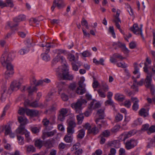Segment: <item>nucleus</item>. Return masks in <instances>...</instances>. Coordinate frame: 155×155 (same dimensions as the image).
I'll return each instance as SVG.
<instances>
[{
  "label": "nucleus",
  "mask_w": 155,
  "mask_h": 155,
  "mask_svg": "<svg viewBox=\"0 0 155 155\" xmlns=\"http://www.w3.org/2000/svg\"><path fill=\"white\" fill-rule=\"evenodd\" d=\"M29 50L30 49L29 48V47H27L24 48L23 49H21L20 52V54L22 55L24 54H25L28 53Z\"/></svg>",
  "instance_id": "obj_46"
},
{
  "label": "nucleus",
  "mask_w": 155,
  "mask_h": 155,
  "mask_svg": "<svg viewBox=\"0 0 155 155\" xmlns=\"http://www.w3.org/2000/svg\"><path fill=\"white\" fill-rule=\"evenodd\" d=\"M61 97L63 101H67L68 99V95L64 93L61 94Z\"/></svg>",
  "instance_id": "obj_50"
},
{
  "label": "nucleus",
  "mask_w": 155,
  "mask_h": 155,
  "mask_svg": "<svg viewBox=\"0 0 155 155\" xmlns=\"http://www.w3.org/2000/svg\"><path fill=\"white\" fill-rule=\"evenodd\" d=\"M131 99L134 103L132 106L133 109L134 110L136 111L138 109L139 105L138 103L139 101L136 97H132Z\"/></svg>",
  "instance_id": "obj_19"
},
{
  "label": "nucleus",
  "mask_w": 155,
  "mask_h": 155,
  "mask_svg": "<svg viewBox=\"0 0 155 155\" xmlns=\"http://www.w3.org/2000/svg\"><path fill=\"white\" fill-rule=\"evenodd\" d=\"M117 66L119 67L125 68L127 67V64L124 62L118 63L117 64Z\"/></svg>",
  "instance_id": "obj_55"
},
{
  "label": "nucleus",
  "mask_w": 155,
  "mask_h": 155,
  "mask_svg": "<svg viewBox=\"0 0 155 155\" xmlns=\"http://www.w3.org/2000/svg\"><path fill=\"white\" fill-rule=\"evenodd\" d=\"M42 59L45 61H48L50 60L49 56L46 53H43L41 55Z\"/></svg>",
  "instance_id": "obj_39"
},
{
  "label": "nucleus",
  "mask_w": 155,
  "mask_h": 155,
  "mask_svg": "<svg viewBox=\"0 0 155 155\" xmlns=\"http://www.w3.org/2000/svg\"><path fill=\"white\" fill-rule=\"evenodd\" d=\"M149 125L148 124H146L143 125L141 130L143 131H147V133L149 129Z\"/></svg>",
  "instance_id": "obj_52"
},
{
  "label": "nucleus",
  "mask_w": 155,
  "mask_h": 155,
  "mask_svg": "<svg viewBox=\"0 0 155 155\" xmlns=\"http://www.w3.org/2000/svg\"><path fill=\"white\" fill-rule=\"evenodd\" d=\"M123 118V116L120 114H117L115 117V120L117 122L121 121Z\"/></svg>",
  "instance_id": "obj_48"
},
{
  "label": "nucleus",
  "mask_w": 155,
  "mask_h": 155,
  "mask_svg": "<svg viewBox=\"0 0 155 155\" xmlns=\"http://www.w3.org/2000/svg\"><path fill=\"white\" fill-rule=\"evenodd\" d=\"M68 70V65L64 64L60 66L57 69L56 71L58 77L61 79L71 80L73 78V76L69 74Z\"/></svg>",
  "instance_id": "obj_2"
},
{
  "label": "nucleus",
  "mask_w": 155,
  "mask_h": 155,
  "mask_svg": "<svg viewBox=\"0 0 155 155\" xmlns=\"http://www.w3.org/2000/svg\"><path fill=\"white\" fill-rule=\"evenodd\" d=\"M77 119L78 121V124H82L84 117L83 114H79L76 116Z\"/></svg>",
  "instance_id": "obj_34"
},
{
  "label": "nucleus",
  "mask_w": 155,
  "mask_h": 155,
  "mask_svg": "<svg viewBox=\"0 0 155 155\" xmlns=\"http://www.w3.org/2000/svg\"><path fill=\"white\" fill-rule=\"evenodd\" d=\"M68 110L67 109L63 108L60 110V113L65 116H66V114L68 113Z\"/></svg>",
  "instance_id": "obj_54"
},
{
  "label": "nucleus",
  "mask_w": 155,
  "mask_h": 155,
  "mask_svg": "<svg viewBox=\"0 0 155 155\" xmlns=\"http://www.w3.org/2000/svg\"><path fill=\"white\" fill-rule=\"evenodd\" d=\"M101 106V104L99 102H97L95 100H93L89 104L88 108L91 110L96 109L100 107Z\"/></svg>",
  "instance_id": "obj_15"
},
{
  "label": "nucleus",
  "mask_w": 155,
  "mask_h": 155,
  "mask_svg": "<svg viewBox=\"0 0 155 155\" xmlns=\"http://www.w3.org/2000/svg\"><path fill=\"white\" fill-rule=\"evenodd\" d=\"M74 129L73 127H68L67 128V134H72L74 133Z\"/></svg>",
  "instance_id": "obj_42"
},
{
  "label": "nucleus",
  "mask_w": 155,
  "mask_h": 155,
  "mask_svg": "<svg viewBox=\"0 0 155 155\" xmlns=\"http://www.w3.org/2000/svg\"><path fill=\"white\" fill-rule=\"evenodd\" d=\"M27 45L30 47L33 46L34 44H33V40L32 39H28L26 41Z\"/></svg>",
  "instance_id": "obj_56"
},
{
  "label": "nucleus",
  "mask_w": 155,
  "mask_h": 155,
  "mask_svg": "<svg viewBox=\"0 0 155 155\" xmlns=\"http://www.w3.org/2000/svg\"><path fill=\"white\" fill-rule=\"evenodd\" d=\"M67 147L66 144L62 143H60L58 146L60 150L63 149Z\"/></svg>",
  "instance_id": "obj_64"
},
{
  "label": "nucleus",
  "mask_w": 155,
  "mask_h": 155,
  "mask_svg": "<svg viewBox=\"0 0 155 155\" xmlns=\"http://www.w3.org/2000/svg\"><path fill=\"white\" fill-rule=\"evenodd\" d=\"M135 132L134 130H131L127 132H125L122 134L120 135V137L121 139L125 141V140L127 138L130 137L132 135H134Z\"/></svg>",
  "instance_id": "obj_14"
},
{
  "label": "nucleus",
  "mask_w": 155,
  "mask_h": 155,
  "mask_svg": "<svg viewBox=\"0 0 155 155\" xmlns=\"http://www.w3.org/2000/svg\"><path fill=\"white\" fill-rule=\"evenodd\" d=\"M14 73V71H6L4 74L5 78L8 79L12 77Z\"/></svg>",
  "instance_id": "obj_27"
},
{
  "label": "nucleus",
  "mask_w": 155,
  "mask_h": 155,
  "mask_svg": "<svg viewBox=\"0 0 155 155\" xmlns=\"http://www.w3.org/2000/svg\"><path fill=\"white\" fill-rule=\"evenodd\" d=\"M91 125L88 123H86L84 124L83 125V127L84 128L86 129L87 130L88 132H89V130L91 129Z\"/></svg>",
  "instance_id": "obj_57"
},
{
  "label": "nucleus",
  "mask_w": 155,
  "mask_h": 155,
  "mask_svg": "<svg viewBox=\"0 0 155 155\" xmlns=\"http://www.w3.org/2000/svg\"><path fill=\"white\" fill-rule=\"evenodd\" d=\"M35 148L31 145H30L27 147V151L29 152H34L35 151Z\"/></svg>",
  "instance_id": "obj_51"
},
{
  "label": "nucleus",
  "mask_w": 155,
  "mask_h": 155,
  "mask_svg": "<svg viewBox=\"0 0 155 155\" xmlns=\"http://www.w3.org/2000/svg\"><path fill=\"white\" fill-rule=\"evenodd\" d=\"M55 117H53V121L52 122H50L49 120L46 118L42 120V123L43 124L45 127H47L49 123L51 124H54L55 123Z\"/></svg>",
  "instance_id": "obj_21"
},
{
  "label": "nucleus",
  "mask_w": 155,
  "mask_h": 155,
  "mask_svg": "<svg viewBox=\"0 0 155 155\" xmlns=\"http://www.w3.org/2000/svg\"><path fill=\"white\" fill-rule=\"evenodd\" d=\"M125 98V97L122 94L118 93L115 94L114 98L117 101H123Z\"/></svg>",
  "instance_id": "obj_22"
},
{
  "label": "nucleus",
  "mask_w": 155,
  "mask_h": 155,
  "mask_svg": "<svg viewBox=\"0 0 155 155\" xmlns=\"http://www.w3.org/2000/svg\"><path fill=\"white\" fill-rule=\"evenodd\" d=\"M102 135L104 137H108L110 135V132L108 130H106L102 133Z\"/></svg>",
  "instance_id": "obj_62"
},
{
  "label": "nucleus",
  "mask_w": 155,
  "mask_h": 155,
  "mask_svg": "<svg viewBox=\"0 0 155 155\" xmlns=\"http://www.w3.org/2000/svg\"><path fill=\"white\" fill-rule=\"evenodd\" d=\"M79 143H77L74 145L71 148V150L72 151H76L79 148Z\"/></svg>",
  "instance_id": "obj_53"
},
{
  "label": "nucleus",
  "mask_w": 155,
  "mask_h": 155,
  "mask_svg": "<svg viewBox=\"0 0 155 155\" xmlns=\"http://www.w3.org/2000/svg\"><path fill=\"white\" fill-rule=\"evenodd\" d=\"M142 25H141V27H139L137 24H134L132 27H131L130 29L133 31L134 33L136 35H140L143 38L142 31Z\"/></svg>",
  "instance_id": "obj_6"
},
{
  "label": "nucleus",
  "mask_w": 155,
  "mask_h": 155,
  "mask_svg": "<svg viewBox=\"0 0 155 155\" xmlns=\"http://www.w3.org/2000/svg\"><path fill=\"white\" fill-rule=\"evenodd\" d=\"M56 133V130H53L49 132H46L45 130L43 131L42 137L43 139H45L46 137L53 136Z\"/></svg>",
  "instance_id": "obj_17"
},
{
  "label": "nucleus",
  "mask_w": 155,
  "mask_h": 155,
  "mask_svg": "<svg viewBox=\"0 0 155 155\" xmlns=\"http://www.w3.org/2000/svg\"><path fill=\"white\" fill-rule=\"evenodd\" d=\"M145 86L147 88H150L153 92L154 91V86L151 83V76L150 74H148L145 80Z\"/></svg>",
  "instance_id": "obj_9"
},
{
  "label": "nucleus",
  "mask_w": 155,
  "mask_h": 155,
  "mask_svg": "<svg viewBox=\"0 0 155 155\" xmlns=\"http://www.w3.org/2000/svg\"><path fill=\"white\" fill-rule=\"evenodd\" d=\"M151 59L148 57H147L146 59V62L145 63V66L144 67V71L145 72H147V64H151Z\"/></svg>",
  "instance_id": "obj_30"
},
{
  "label": "nucleus",
  "mask_w": 155,
  "mask_h": 155,
  "mask_svg": "<svg viewBox=\"0 0 155 155\" xmlns=\"http://www.w3.org/2000/svg\"><path fill=\"white\" fill-rule=\"evenodd\" d=\"M67 58L70 61H75V57L74 55L71 53L68 54Z\"/></svg>",
  "instance_id": "obj_40"
},
{
  "label": "nucleus",
  "mask_w": 155,
  "mask_h": 155,
  "mask_svg": "<svg viewBox=\"0 0 155 155\" xmlns=\"http://www.w3.org/2000/svg\"><path fill=\"white\" fill-rule=\"evenodd\" d=\"M104 108H103L98 110L97 113V115L99 117L97 119H102L104 117Z\"/></svg>",
  "instance_id": "obj_25"
},
{
  "label": "nucleus",
  "mask_w": 155,
  "mask_h": 155,
  "mask_svg": "<svg viewBox=\"0 0 155 155\" xmlns=\"http://www.w3.org/2000/svg\"><path fill=\"white\" fill-rule=\"evenodd\" d=\"M6 5H8L7 6H9L11 8L13 7L14 6V4L12 0H6Z\"/></svg>",
  "instance_id": "obj_58"
},
{
  "label": "nucleus",
  "mask_w": 155,
  "mask_h": 155,
  "mask_svg": "<svg viewBox=\"0 0 155 155\" xmlns=\"http://www.w3.org/2000/svg\"><path fill=\"white\" fill-rule=\"evenodd\" d=\"M51 82V80L49 79L48 78H45L42 80H40L38 81V84H42L44 83H48Z\"/></svg>",
  "instance_id": "obj_44"
},
{
  "label": "nucleus",
  "mask_w": 155,
  "mask_h": 155,
  "mask_svg": "<svg viewBox=\"0 0 155 155\" xmlns=\"http://www.w3.org/2000/svg\"><path fill=\"white\" fill-rule=\"evenodd\" d=\"M54 52L57 54V55L56 58L54 59V60L58 61L60 59H61L63 62L65 61V58L62 56H60V55L61 54H63L64 55L67 54H68L67 51L65 50L59 49H56L54 51Z\"/></svg>",
  "instance_id": "obj_4"
},
{
  "label": "nucleus",
  "mask_w": 155,
  "mask_h": 155,
  "mask_svg": "<svg viewBox=\"0 0 155 155\" xmlns=\"http://www.w3.org/2000/svg\"><path fill=\"white\" fill-rule=\"evenodd\" d=\"M24 115H20V127L21 129L25 128V126L28 123V121Z\"/></svg>",
  "instance_id": "obj_16"
},
{
  "label": "nucleus",
  "mask_w": 155,
  "mask_h": 155,
  "mask_svg": "<svg viewBox=\"0 0 155 155\" xmlns=\"http://www.w3.org/2000/svg\"><path fill=\"white\" fill-rule=\"evenodd\" d=\"M137 143L138 141L137 140L134 139H131L126 142L125 147L127 150H130L136 146Z\"/></svg>",
  "instance_id": "obj_10"
},
{
  "label": "nucleus",
  "mask_w": 155,
  "mask_h": 155,
  "mask_svg": "<svg viewBox=\"0 0 155 155\" xmlns=\"http://www.w3.org/2000/svg\"><path fill=\"white\" fill-rule=\"evenodd\" d=\"M113 56L115 58H118L121 60H122L124 58L120 54L117 53H115L114 54Z\"/></svg>",
  "instance_id": "obj_60"
},
{
  "label": "nucleus",
  "mask_w": 155,
  "mask_h": 155,
  "mask_svg": "<svg viewBox=\"0 0 155 155\" xmlns=\"http://www.w3.org/2000/svg\"><path fill=\"white\" fill-rule=\"evenodd\" d=\"M99 128H98L94 126L91 128V129L89 130L88 133L94 135H96L99 133Z\"/></svg>",
  "instance_id": "obj_28"
},
{
  "label": "nucleus",
  "mask_w": 155,
  "mask_h": 155,
  "mask_svg": "<svg viewBox=\"0 0 155 155\" xmlns=\"http://www.w3.org/2000/svg\"><path fill=\"white\" fill-rule=\"evenodd\" d=\"M101 119H97L95 120V122L97 124V127L99 129H101L102 126L104 127L107 126V123L106 121H103L101 120Z\"/></svg>",
  "instance_id": "obj_18"
},
{
  "label": "nucleus",
  "mask_w": 155,
  "mask_h": 155,
  "mask_svg": "<svg viewBox=\"0 0 155 155\" xmlns=\"http://www.w3.org/2000/svg\"><path fill=\"white\" fill-rule=\"evenodd\" d=\"M113 21L115 23L116 27L118 28L121 32H122V30L120 28V26L119 23H121V21L120 18H117L116 19H114L113 20Z\"/></svg>",
  "instance_id": "obj_31"
},
{
  "label": "nucleus",
  "mask_w": 155,
  "mask_h": 155,
  "mask_svg": "<svg viewBox=\"0 0 155 155\" xmlns=\"http://www.w3.org/2000/svg\"><path fill=\"white\" fill-rule=\"evenodd\" d=\"M11 131V127L9 125L5 126V135H7L10 133Z\"/></svg>",
  "instance_id": "obj_45"
},
{
  "label": "nucleus",
  "mask_w": 155,
  "mask_h": 155,
  "mask_svg": "<svg viewBox=\"0 0 155 155\" xmlns=\"http://www.w3.org/2000/svg\"><path fill=\"white\" fill-rule=\"evenodd\" d=\"M134 83L133 85L131 86V88L134 91L136 92H137L138 91V86H141L143 85L144 80L143 79H142L138 82L137 81L136 78H133Z\"/></svg>",
  "instance_id": "obj_11"
},
{
  "label": "nucleus",
  "mask_w": 155,
  "mask_h": 155,
  "mask_svg": "<svg viewBox=\"0 0 155 155\" xmlns=\"http://www.w3.org/2000/svg\"><path fill=\"white\" fill-rule=\"evenodd\" d=\"M4 148L8 150H10L12 149L11 145L9 143H6L4 145Z\"/></svg>",
  "instance_id": "obj_63"
},
{
  "label": "nucleus",
  "mask_w": 155,
  "mask_h": 155,
  "mask_svg": "<svg viewBox=\"0 0 155 155\" xmlns=\"http://www.w3.org/2000/svg\"><path fill=\"white\" fill-rule=\"evenodd\" d=\"M65 5L63 0H54L53 5L51 7V9L52 11H53L56 6L59 8H61L64 7Z\"/></svg>",
  "instance_id": "obj_13"
},
{
  "label": "nucleus",
  "mask_w": 155,
  "mask_h": 155,
  "mask_svg": "<svg viewBox=\"0 0 155 155\" xmlns=\"http://www.w3.org/2000/svg\"><path fill=\"white\" fill-rule=\"evenodd\" d=\"M139 114L140 115L144 117H147L148 115V111L143 108L139 110Z\"/></svg>",
  "instance_id": "obj_29"
},
{
  "label": "nucleus",
  "mask_w": 155,
  "mask_h": 155,
  "mask_svg": "<svg viewBox=\"0 0 155 155\" xmlns=\"http://www.w3.org/2000/svg\"><path fill=\"white\" fill-rule=\"evenodd\" d=\"M85 87H78L77 89L75 90V92L76 93L80 94L82 95L85 92L86 90L85 88Z\"/></svg>",
  "instance_id": "obj_24"
},
{
  "label": "nucleus",
  "mask_w": 155,
  "mask_h": 155,
  "mask_svg": "<svg viewBox=\"0 0 155 155\" xmlns=\"http://www.w3.org/2000/svg\"><path fill=\"white\" fill-rule=\"evenodd\" d=\"M64 140L67 143H71L73 140V136L69 134H67L64 138Z\"/></svg>",
  "instance_id": "obj_23"
},
{
  "label": "nucleus",
  "mask_w": 155,
  "mask_h": 155,
  "mask_svg": "<svg viewBox=\"0 0 155 155\" xmlns=\"http://www.w3.org/2000/svg\"><path fill=\"white\" fill-rule=\"evenodd\" d=\"M142 121L141 119L140 118H138L134 121L133 123V125L134 126H135L140 125L142 124Z\"/></svg>",
  "instance_id": "obj_41"
},
{
  "label": "nucleus",
  "mask_w": 155,
  "mask_h": 155,
  "mask_svg": "<svg viewBox=\"0 0 155 155\" xmlns=\"http://www.w3.org/2000/svg\"><path fill=\"white\" fill-rule=\"evenodd\" d=\"M85 80V79L84 77H82L80 78V80L78 82V85L80 87H85V84H83Z\"/></svg>",
  "instance_id": "obj_38"
},
{
  "label": "nucleus",
  "mask_w": 155,
  "mask_h": 155,
  "mask_svg": "<svg viewBox=\"0 0 155 155\" xmlns=\"http://www.w3.org/2000/svg\"><path fill=\"white\" fill-rule=\"evenodd\" d=\"M154 132H155V126L152 125L149 127L147 133L148 134H150Z\"/></svg>",
  "instance_id": "obj_47"
},
{
  "label": "nucleus",
  "mask_w": 155,
  "mask_h": 155,
  "mask_svg": "<svg viewBox=\"0 0 155 155\" xmlns=\"http://www.w3.org/2000/svg\"><path fill=\"white\" fill-rule=\"evenodd\" d=\"M35 144L36 147L39 149H40L43 146V143L41 140H38L35 141Z\"/></svg>",
  "instance_id": "obj_35"
},
{
  "label": "nucleus",
  "mask_w": 155,
  "mask_h": 155,
  "mask_svg": "<svg viewBox=\"0 0 155 155\" xmlns=\"http://www.w3.org/2000/svg\"><path fill=\"white\" fill-rule=\"evenodd\" d=\"M85 133V131L83 129L79 130L78 132L77 137L79 139H82L84 137Z\"/></svg>",
  "instance_id": "obj_32"
},
{
  "label": "nucleus",
  "mask_w": 155,
  "mask_h": 155,
  "mask_svg": "<svg viewBox=\"0 0 155 155\" xmlns=\"http://www.w3.org/2000/svg\"><path fill=\"white\" fill-rule=\"evenodd\" d=\"M104 59L103 58H101L99 60H97L96 58H94L93 59V62L97 65L101 64L102 65H104Z\"/></svg>",
  "instance_id": "obj_26"
},
{
  "label": "nucleus",
  "mask_w": 155,
  "mask_h": 155,
  "mask_svg": "<svg viewBox=\"0 0 155 155\" xmlns=\"http://www.w3.org/2000/svg\"><path fill=\"white\" fill-rule=\"evenodd\" d=\"M68 127H71L74 128L76 126V124L75 120H68Z\"/></svg>",
  "instance_id": "obj_36"
},
{
  "label": "nucleus",
  "mask_w": 155,
  "mask_h": 155,
  "mask_svg": "<svg viewBox=\"0 0 155 155\" xmlns=\"http://www.w3.org/2000/svg\"><path fill=\"white\" fill-rule=\"evenodd\" d=\"M102 87V89L105 92L108 91L109 89V87L106 83L103 84Z\"/></svg>",
  "instance_id": "obj_61"
},
{
  "label": "nucleus",
  "mask_w": 155,
  "mask_h": 155,
  "mask_svg": "<svg viewBox=\"0 0 155 155\" xmlns=\"http://www.w3.org/2000/svg\"><path fill=\"white\" fill-rule=\"evenodd\" d=\"M28 90L29 94L30 95H31L32 93L37 90V88L35 87H32L31 86L27 88Z\"/></svg>",
  "instance_id": "obj_37"
},
{
  "label": "nucleus",
  "mask_w": 155,
  "mask_h": 155,
  "mask_svg": "<svg viewBox=\"0 0 155 155\" xmlns=\"http://www.w3.org/2000/svg\"><path fill=\"white\" fill-rule=\"evenodd\" d=\"M19 81L14 80L12 81L10 84V86L8 89H9V93H12L13 91H16L19 89Z\"/></svg>",
  "instance_id": "obj_8"
},
{
  "label": "nucleus",
  "mask_w": 155,
  "mask_h": 155,
  "mask_svg": "<svg viewBox=\"0 0 155 155\" xmlns=\"http://www.w3.org/2000/svg\"><path fill=\"white\" fill-rule=\"evenodd\" d=\"M9 89H7L6 86H4L1 91V93L0 94V100L2 101H5L8 95L10 96L12 93H9Z\"/></svg>",
  "instance_id": "obj_7"
},
{
  "label": "nucleus",
  "mask_w": 155,
  "mask_h": 155,
  "mask_svg": "<svg viewBox=\"0 0 155 155\" xmlns=\"http://www.w3.org/2000/svg\"><path fill=\"white\" fill-rule=\"evenodd\" d=\"M24 134L27 138H28L29 136V132L25 128L22 127V129L20 128V134Z\"/></svg>",
  "instance_id": "obj_33"
},
{
  "label": "nucleus",
  "mask_w": 155,
  "mask_h": 155,
  "mask_svg": "<svg viewBox=\"0 0 155 155\" xmlns=\"http://www.w3.org/2000/svg\"><path fill=\"white\" fill-rule=\"evenodd\" d=\"M81 54L83 57H88L91 55V53L87 51H84L82 53H81Z\"/></svg>",
  "instance_id": "obj_49"
},
{
  "label": "nucleus",
  "mask_w": 155,
  "mask_h": 155,
  "mask_svg": "<svg viewBox=\"0 0 155 155\" xmlns=\"http://www.w3.org/2000/svg\"><path fill=\"white\" fill-rule=\"evenodd\" d=\"M76 86V84L75 83H72L70 84L69 88L70 90L74 91L75 90Z\"/></svg>",
  "instance_id": "obj_59"
},
{
  "label": "nucleus",
  "mask_w": 155,
  "mask_h": 155,
  "mask_svg": "<svg viewBox=\"0 0 155 155\" xmlns=\"http://www.w3.org/2000/svg\"><path fill=\"white\" fill-rule=\"evenodd\" d=\"M19 18L18 17H15L14 19L13 22L8 21L7 22L6 28L9 27L11 29H13L18 25Z\"/></svg>",
  "instance_id": "obj_12"
},
{
  "label": "nucleus",
  "mask_w": 155,
  "mask_h": 155,
  "mask_svg": "<svg viewBox=\"0 0 155 155\" xmlns=\"http://www.w3.org/2000/svg\"><path fill=\"white\" fill-rule=\"evenodd\" d=\"M87 103L85 100L81 99L78 100L77 102L72 103L71 105V107L76 113L80 114L83 108V105L84 104H86Z\"/></svg>",
  "instance_id": "obj_3"
},
{
  "label": "nucleus",
  "mask_w": 155,
  "mask_h": 155,
  "mask_svg": "<svg viewBox=\"0 0 155 155\" xmlns=\"http://www.w3.org/2000/svg\"><path fill=\"white\" fill-rule=\"evenodd\" d=\"M109 32L111 33L114 38H116L115 33L114 31V28L113 26H110L109 28Z\"/></svg>",
  "instance_id": "obj_43"
},
{
  "label": "nucleus",
  "mask_w": 155,
  "mask_h": 155,
  "mask_svg": "<svg viewBox=\"0 0 155 155\" xmlns=\"http://www.w3.org/2000/svg\"><path fill=\"white\" fill-rule=\"evenodd\" d=\"M134 71L133 72V73L134 75H137L136 77H132V79H133V78L134 77L136 78H139L140 77V73L139 72V70L138 68V66L137 65V64L136 63H135L134 64Z\"/></svg>",
  "instance_id": "obj_20"
},
{
  "label": "nucleus",
  "mask_w": 155,
  "mask_h": 155,
  "mask_svg": "<svg viewBox=\"0 0 155 155\" xmlns=\"http://www.w3.org/2000/svg\"><path fill=\"white\" fill-rule=\"evenodd\" d=\"M25 113L28 116H34L37 115L38 112V111L35 110H31L28 109L20 108V115H24Z\"/></svg>",
  "instance_id": "obj_5"
},
{
  "label": "nucleus",
  "mask_w": 155,
  "mask_h": 155,
  "mask_svg": "<svg viewBox=\"0 0 155 155\" xmlns=\"http://www.w3.org/2000/svg\"><path fill=\"white\" fill-rule=\"evenodd\" d=\"M15 56L14 54L8 51H5L1 57L0 61L2 65L5 67L6 71H14L13 66L11 62L12 61Z\"/></svg>",
  "instance_id": "obj_1"
}]
</instances>
